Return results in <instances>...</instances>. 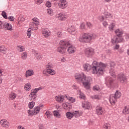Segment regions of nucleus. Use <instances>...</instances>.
Returning a JSON list of instances; mask_svg holds the SVG:
<instances>
[{
    "label": "nucleus",
    "mask_w": 129,
    "mask_h": 129,
    "mask_svg": "<svg viewBox=\"0 0 129 129\" xmlns=\"http://www.w3.org/2000/svg\"><path fill=\"white\" fill-rule=\"evenodd\" d=\"M33 31V29L31 28H29L27 31V36L28 38H31V36L32 35V32Z\"/></svg>",
    "instance_id": "obj_33"
},
{
    "label": "nucleus",
    "mask_w": 129,
    "mask_h": 129,
    "mask_svg": "<svg viewBox=\"0 0 129 129\" xmlns=\"http://www.w3.org/2000/svg\"><path fill=\"white\" fill-rule=\"evenodd\" d=\"M38 129H45V126H44L43 124H40L39 125Z\"/></svg>",
    "instance_id": "obj_60"
},
{
    "label": "nucleus",
    "mask_w": 129,
    "mask_h": 129,
    "mask_svg": "<svg viewBox=\"0 0 129 129\" xmlns=\"http://www.w3.org/2000/svg\"><path fill=\"white\" fill-rule=\"evenodd\" d=\"M34 74H35V73L33 70H28L26 71L24 76L25 78H28V77L33 76Z\"/></svg>",
    "instance_id": "obj_19"
},
{
    "label": "nucleus",
    "mask_w": 129,
    "mask_h": 129,
    "mask_svg": "<svg viewBox=\"0 0 129 129\" xmlns=\"http://www.w3.org/2000/svg\"><path fill=\"white\" fill-rule=\"evenodd\" d=\"M42 35L45 38H49L50 36V32L47 29L42 30Z\"/></svg>",
    "instance_id": "obj_25"
},
{
    "label": "nucleus",
    "mask_w": 129,
    "mask_h": 129,
    "mask_svg": "<svg viewBox=\"0 0 129 129\" xmlns=\"http://www.w3.org/2000/svg\"><path fill=\"white\" fill-rule=\"evenodd\" d=\"M87 25L88 26V28H90V29L91 28H92V27H93L92 24H91V23H90V22H87Z\"/></svg>",
    "instance_id": "obj_57"
},
{
    "label": "nucleus",
    "mask_w": 129,
    "mask_h": 129,
    "mask_svg": "<svg viewBox=\"0 0 129 129\" xmlns=\"http://www.w3.org/2000/svg\"><path fill=\"white\" fill-rule=\"evenodd\" d=\"M125 39L126 40H129V34H125Z\"/></svg>",
    "instance_id": "obj_64"
},
{
    "label": "nucleus",
    "mask_w": 129,
    "mask_h": 129,
    "mask_svg": "<svg viewBox=\"0 0 129 129\" xmlns=\"http://www.w3.org/2000/svg\"><path fill=\"white\" fill-rule=\"evenodd\" d=\"M123 113H124V114H128V113H129V107L128 106L124 107V108L123 110Z\"/></svg>",
    "instance_id": "obj_37"
},
{
    "label": "nucleus",
    "mask_w": 129,
    "mask_h": 129,
    "mask_svg": "<svg viewBox=\"0 0 129 129\" xmlns=\"http://www.w3.org/2000/svg\"><path fill=\"white\" fill-rule=\"evenodd\" d=\"M2 16L4 18V19H8V16H7V13L5 11H3L2 13Z\"/></svg>",
    "instance_id": "obj_50"
},
{
    "label": "nucleus",
    "mask_w": 129,
    "mask_h": 129,
    "mask_svg": "<svg viewBox=\"0 0 129 129\" xmlns=\"http://www.w3.org/2000/svg\"><path fill=\"white\" fill-rule=\"evenodd\" d=\"M104 16L105 18H112V15H111V14L108 12H105Z\"/></svg>",
    "instance_id": "obj_45"
},
{
    "label": "nucleus",
    "mask_w": 129,
    "mask_h": 129,
    "mask_svg": "<svg viewBox=\"0 0 129 129\" xmlns=\"http://www.w3.org/2000/svg\"><path fill=\"white\" fill-rule=\"evenodd\" d=\"M54 66L53 65V63L51 62H49L46 66V69H51V68H53Z\"/></svg>",
    "instance_id": "obj_43"
},
{
    "label": "nucleus",
    "mask_w": 129,
    "mask_h": 129,
    "mask_svg": "<svg viewBox=\"0 0 129 129\" xmlns=\"http://www.w3.org/2000/svg\"><path fill=\"white\" fill-rule=\"evenodd\" d=\"M81 81L83 82V84L87 90L90 89V83L83 73L82 74Z\"/></svg>",
    "instance_id": "obj_8"
},
{
    "label": "nucleus",
    "mask_w": 129,
    "mask_h": 129,
    "mask_svg": "<svg viewBox=\"0 0 129 129\" xmlns=\"http://www.w3.org/2000/svg\"><path fill=\"white\" fill-rule=\"evenodd\" d=\"M81 29H85V24L84 23H82Z\"/></svg>",
    "instance_id": "obj_62"
},
{
    "label": "nucleus",
    "mask_w": 129,
    "mask_h": 129,
    "mask_svg": "<svg viewBox=\"0 0 129 129\" xmlns=\"http://www.w3.org/2000/svg\"><path fill=\"white\" fill-rule=\"evenodd\" d=\"M96 38V35L89 33H84L81 38L82 43H90L92 40Z\"/></svg>",
    "instance_id": "obj_3"
},
{
    "label": "nucleus",
    "mask_w": 129,
    "mask_h": 129,
    "mask_svg": "<svg viewBox=\"0 0 129 129\" xmlns=\"http://www.w3.org/2000/svg\"><path fill=\"white\" fill-rule=\"evenodd\" d=\"M75 79H76V81L80 83V81H81V74L79 73L75 74Z\"/></svg>",
    "instance_id": "obj_27"
},
{
    "label": "nucleus",
    "mask_w": 129,
    "mask_h": 129,
    "mask_svg": "<svg viewBox=\"0 0 129 129\" xmlns=\"http://www.w3.org/2000/svg\"><path fill=\"white\" fill-rule=\"evenodd\" d=\"M58 6L59 9H66L68 4L66 0H59Z\"/></svg>",
    "instance_id": "obj_13"
},
{
    "label": "nucleus",
    "mask_w": 129,
    "mask_h": 129,
    "mask_svg": "<svg viewBox=\"0 0 129 129\" xmlns=\"http://www.w3.org/2000/svg\"><path fill=\"white\" fill-rule=\"evenodd\" d=\"M94 90H96L97 91H98V87L95 86L93 87Z\"/></svg>",
    "instance_id": "obj_63"
},
{
    "label": "nucleus",
    "mask_w": 129,
    "mask_h": 129,
    "mask_svg": "<svg viewBox=\"0 0 129 129\" xmlns=\"http://www.w3.org/2000/svg\"><path fill=\"white\" fill-rule=\"evenodd\" d=\"M75 51H76V48L74 46H69L68 48L67 51L69 54H74L75 53Z\"/></svg>",
    "instance_id": "obj_21"
},
{
    "label": "nucleus",
    "mask_w": 129,
    "mask_h": 129,
    "mask_svg": "<svg viewBox=\"0 0 129 129\" xmlns=\"http://www.w3.org/2000/svg\"><path fill=\"white\" fill-rule=\"evenodd\" d=\"M61 106L65 110H68L69 111L70 109H72V105H71V103L69 101H64L61 104Z\"/></svg>",
    "instance_id": "obj_9"
},
{
    "label": "nucleus",
    "mask_w": 129,
    "mask_h": 129,
    "mask_svg": "<svg viewBox=\"0 0 129 129\" xmlns=\"http://www.w3.org/2000/svg\"><path fill=\"white\" fill-rule=\"evenodd\" d=\"M34 106H35V102L32 101V102H30L28 103V107L29 108H30V109H33Z\"/></svg>",
    "instance_id": "obj_36"
},
{
    "label": "nucleus",
    "mask_w": 129,
    "mask_h": 129,
    "mask_svg": "<svg viewBox=\"0 0 129 129\" xmlns=\"http://www.w3.org/2000/svg\"><path fill=\"white\" fill-rule=\"evenodd\" d=\"M56 18L59 21H65L66 20V16L63 13H60L56 15Z\"/></svg>",
    "instance_id": "obj_18"
},
{
    "label": "nucleus",
    "mask_w": 129,
    "mask_h": 129,
    "mask_svg": "<svg viewBox=\"0 0 129 129\" xmlns=\"http://www.w3.org/2000/svg\"><path fill=\"white\" fill-rule=\"evenodd\" d=\"M96 110L98 115H102L103 114V108L102 107L97 106Z\"/></svg>",
    "instance_id": "obj_23"
},
{
    "label": "nucleus",
    "mask_w": 129,
    "mask_h": 129,
    "mask_svg": "<svg viewBox=\"0 0 129 129\" xmlns=\"http://www.w3.org/2000/svg\"><path fill=\"white\" fill-rule=\"evenodd\" d=\"M4 28L7 31H13V26L9 23L6 22L4 23Z\"/></svg>",
    "instance_id": "obj_22"
},
{
    "label": "nucleus",
    "mask_w": 129,
    "mask_h": 129,
    "mask_svg": "<svg viewBox=\"0 0 129 129\" xmlns=\"http://www.w3.org/2000/svg\"><path fill=\"white\" fill-rule=\"evenodd\" d=\"M59 48L57 49V52L60 54H65L67 48L70 46V43L68 41H60L59 43Z\"/></svg>",
    "instance_id": "obj_4"
},
{
    "label": "nucleus",
    "mask_w": 129,
    "mask_h": 129,
    "mask_svg": "<svg viewBox=\"0 0 129 129\" xmlns=\"http://www.w3.org/2000/svg\"><path fill=\"white\" fill-rule=\"evenodd\" d=\"M20 22H25V17H20L18 19V24L20 25Z\"/></svg>",
    "instance_id": "obj_47"
},
{
    "label": "nucleus",
    "mask_w": 129,
    "mask_h": 129,
    "mask_svg": "<svg viewBox=\"0 0 129 129\" xmlns=\"http://www.w3.org/2000/svg\"><path fill=\"white\" fill-rule=\"evenodd\" d=\"M99 21L100 22H103L102 24L105 28H106V27L108 26V23H107V22L105 21V18H104V17L103 16L100 17Z\"/></svg>",
    "instance_id": "obj_24"
},
{
    "label": "nucleus",
    "mask_w": 129,
    "mask_h": 129,
    "mask_svg": "<svg viewBox=\"0 0 129 129\" xmlns=\"http://www.w3.org/2000/svg\"><path fill=\"white\" fill-rule=\"evenodd\" d=\"M35 57L38 59V60H40V59H42V55L38 52L35 53Z\"/></svg>",
    "instance_id": "obj_44"
},
{
    "label": "nucleus",
    "mask_w": 129,
    "mask_h": 129,
    "mask_svg": "<svg viewBox=\"0 0 129 129\" xmlns=\"http://www.w3.org/2000/svg\"><path fill=\"white\" fill-rule=\"evenodd\" d=\"M0 124L4 128H9L10 127V122L6 119H2L0 121Z\"/></svg>",
    "instance_id": "obj_14"
},
{
    "label": "nucleus",
    "mask_w": 129,
    "mask_h": 129,
    "mask_svg": "<svg viewBox=\"0 0 129 129\" xmlns=\"http://www.w3.org/2000/svg\"><path fill=\"white\" fill-rule=\"evenodd\" d=\"M68 31L70 34L71 35H76L77 34L76 32V29L75 28V27L72 26H70L68 29Z\"/></svg>",
    "instance_id": "obj_20"
},
{
    "label": "nucleus",
    "mask_w": 129,
    "mask_h": 129,
    "mask_svg": "<svg viewBox=\"0 0 129 129\" xmlns=\"http://www.w3.org/2000/svg\"><path fill=\"white\" fill-rule=\"evenodd\" d=\"M43 73L45 76H48V74L50 75H55L56 74V71L51 69H45L43 71Z\"/></svg>",
    "instance_id": "obj_10"
},
{
    "label": "nucleus",
    "mask_w": 129,
    "mask_h": 129,
    "mask_svg": "<svg viewBox=\"0 0 129 129\" xmlns=\"http://www.w3.org/2000/svg\"><path fill=\"white\" fill-rule=\"evenodd\" d=\"M103 128L105 129H109L110 128V124H109L108 123H107L103 125Z\"/></svg>",
    "instance_id": "obj_48"
},
{
    "label": "nucleus",
    "mask_w": 129,
    "mask_h": 129,
    "mask_svg": "<svg viewBox=\"0 0 129 129\" xmlns=\"http://www.w3.org/2000/svg\"><path fill=\"white\" fill-rule=\"evenodd\" d=\"M93 67L92 72L93 74H97L98 76L100 75H102L104 71V68L106 67V64L103 63L102 62H98L96 61H94L92 63Z\"/></svg>",
    "instance_id": "obj_1"
},
{
    "label": "nucleus",
    "mask_w": 129,
    "mask_h": 129,
    "mask_svg": "<svg viewBox=\"0 0 129 129\" xmlns=\"http://www.w3.org/2000/svg\"><path fill=\"white\" fill-rule=\"evenodd\" d=\"M45 5L47 8H51L52 7V4L49 1L47 2Z\"/></svg>",
    "instance_id": "obj_53"
},
{
    "label": "nucleus",
    "mask_w": 129,
    "mask_h": 129,
    "mask_svg": "<svg viewBox=\"0 0 129 129\" xmlns=\"http://www.w3.org/2000/svg\"><path fill=\"white\" fill-rule=\"evenodd\" d=\"M2 53H3V54H6L7 53V48H6L4 46V48L2 49V50L0 51Z\"/></svg>",
    "instance_id": "obj_55"
},
{
    "label": "nucleus",
    "mask_w": 129,
    "mask_h": 129,
    "mask_svg": "<svg viewBox=\"0 0 129 129\" xmlns=\"http://www.w3.org/2000/svg\"><path fill=\"white\" fill-rule=\"evenodd\" d=\"M82 106L84 109H91V108L92 107L90 102L87 101L83 102Z\"/></svg>",
    "instance_id": "obj_16"
},
{
    "label": "nucleus",
    "mask_w": 129,
    "mask_h": 129,
    "mask_svg": "<svg viewBox=\"0 0 129 129\" xmlns=\"http://www.w3.org/2000/svg\"><path fill=\"white\" fill-rule=\"evenodd\" d=\"M45 87L43 86L39 87L38 88H35L34 89H32L31 90V92L30 93L29 96V99L30 100H35L36 98H37V93L38 91L39 90H42L44 89Z\"/></svg>",
    "instance_id": "obj_6"
},
{
    "label": "nucleus",
    "mask_w": 129,
    "mask_h": 129,
    "mask_svg": "<svg viewBox=\"0 0 129 129\" xmlns=\"http://www.w3.org/2000/svg\"><path fill=\"white\" fill-rule=\"evenodd\" d=\"M114 27H115V24L112 23L109 26V30H110V31H113V28Z\"/></svg>",
    "instance_id": "obj_46"
},
{
    "label": "nucleus",
    "mask_w": 129,
    "mask_h": 129,
    "mask_svg": "<svg viewBox=\"0 0 129 129\" xmlns=\"http://www.w3.org/2000/svg\"><path fill=\"white\" fill-rule=\"evenodd\" d=\"M93 99H100V97L98 95H96L95 96H92Z\"/></svg>",
    "instance_id": "obj_51"
},
{
    "label": "nucleus",
    "mask_w": 129,
    "mask_h": 129,
    "mask_svg": "<svg viewBox=\"0 0 129 129\" xmlns=\"http://www.w3.org/2000/svg\"><path fill=\"white\" fill-rule=\"evenodd\" d=\"M81 99L84 100L86 99V96L84 93L81 94Z\"/></svg>",
    "instance_id": "obj_58"
},
{
    "label": "nucleus",
    "mask_w": 129,
    "mask_h": 129,
    "mask_svg": "<svg viewBox=\"0 0 129 129\" xmlns=\"http://www.w3.org/2000/svg\"><path fill=\"white\" fill-rule=\"evenodd\" d=\"M8 19L10 22H14V21H15V17H14V16H10Z\"/></svg>",
    "instance_id": "obj_54"
},
{
    "label": "nucleus",
    "mask_w": 129,
    "mask_h": 129,
    "mask_svg": "<svg viewBox=\"0 0 129 129\" xmlns=\"http://www.w3.org/2000/svg\"><path fill=\"white\" fill-rule=\"evenodd\" d=\"M28 57V53L27 52H22L21 54V58L22 60H26Z\"/></svg>",
    "instance_id": "obj_32"
},
{
    "label": "nucleus",
    "mask_w": 129,
    "mask_h": 129,
    "mask_svg": "<svg viewBox=\"0 0 129 129\" xmlns=\"http://www.w3.org/2000/svg\"><path fill=\"white\" fill-rule=\"evenodd\" d=\"M66 116L69 119H71L73 117V114L71 112H67L66 113Z\"/></svg>",
    "instance_id": "obj_38"
},
{
    "label": "nucleus",
    "mask_w": 129,
    "mask_h": 129,
    "mask_svg": "<svg viewBox=\"0 0 129 129\" xmlns=\"http://www.w3.org/2000/svg\"><path fill=\"white\" fill-rule=\"evenodd\" d=\"M64 96L61 95H58L55 97V100L58 103H63L64 102V100H65V99H64Z\"/></svg>",
    "instance_id": "obj_17"
},
{
    "label": "nucleus",
    "mask_w": 129,
    "mask_h": 129,
    "mask_svg": "<svg viewBox=\"0 0 129 129\" xmlns=\"http://www.w3.org/2000/svg\"><path fill=\"white\" fill-rule=\"evenodd\" d=\"M114 66H115V64L113 62H111L110 63V70L109 71V73L111 76H113V77H115V72H114Z\"/></svg>",
    "instance_id": "obj_15"
},
{
    "label": "nucleus",
    "mask_w": 129,
    "mask_h": 129,
    "mask_svg": "<svg viewBox=\"0 0 129 129\" xmlns=\"http://www.w3.org/2000/svg\"><path fill=\"white\" fill-rule=\"evenodd\" d=\"M115 34L116 35L113 37V38L111 39V43L112 44H117L118 43H122L123 41V38L122 37V35H123V30L117 29L115 31Z\"/></svg>",
    "instance_id": "obj_2"
},
{
    "label": "nucleus",
    "mask_w": 129,
    "mask_h": 129,
    "mask_svg": "<svg viewBox=\"0 0 129 129\" xmlns=\"http://www.w3.org/2000/svg\"><path fill=\"white\" fill-rule=\"evenodd\" d=\"M121 96V94L118 91H116L114 95H110L109 99L110 103H113V104H115V102H116V99L117 98H119Z\"/></svg>",
    "instance_id": "obj_7"
},
{
    "label": "nucleus",
    "mask_w": 129,
    "mask_h": 129,
    "mask_svg": "<svg viewBox=\"0 0 129 129\" xmlns=\"http://www.w3.org/2000/svg\"><path fill=\"white\" fill-rule=\"evenodd\" d=\"M56 35L58 37H62V32H58L56 33Z\"/></svg>",
    "instance_id": "obj_59"
},
{
    "label": "nucleus",
    "mask_w": 129,
    "mask_h": 129,
    "mask_svg": "<svg viewBox=\"0 0 129 129\" xmlns=\"http://www.w3.org/2000/svg\"><path fill=\"white\" fill-rule=\"evenodd\" d=\"M83 68L86 71H89L91 69V66L88 63H86L83 66Z\"/></svg>",
    "instance_id": "obj_31"
},
{
    "label": "nucleus",
    "mask_w": 129,
    "mask_h": 129,
    "mask_svg": "<svg viewBox=\"0 0 129 129\" xmlns=\"http://www.w3.org/2000/svg\"><path fill=\"white\" fill-rule=\"evenodd\" d=\"M16 97H17V95L14 93H11L9 94V98L11 99V100L15 99Z\"/></svg>",
    "instance_id": "obj_34"
},
{
    "label": "nucleus",
    "mask_w": 129,
    "mask_h": 129,
    "mask_svg": "<svg viewBox=\"0 0 129 129\" xmlns=\"http://www.w3.org/2000/svg\"><path fill=\"white\" fill-rule=\"evenodd\" d=\"M85 53L87 57H91L94 54V49L92 48H88L85 49Z\"/></svg>",
    "instance_id": "obj_11"
},
{
    "label": "nucleus",
    "mask_w": 129,
    "mask_h": 129,
    "mask_svg": "<svg viewBox=\"0 0 129 129\" xmlns=\"http://www.w3.org/2000/svg\"><path fill=\"white\" fill-rule=\"evenodd\" d=\"M32 23L33 25H35V26H39V25H40V20L37 17H34L32 19Z\"/></svg>",
    "instance_id": "obj_26"
},
{
    "label": "nucleus",
    "mask_w": 129,
    "mask_h": 129,
    "mask_svg": "<svg viewBox=\"0 0 129 129\" xmlns=\"http://www.w3.org/2000/svg\"><path fill=\"white\" fill-rule=\"evenodd\" d=\"M44 0H35L36 5H41Z\"/></svg>",
    "instance_id": "obj_52"
},
{
    "label": "nucleus",
    "mask_w": 129,
    "mask_h": 129,
    "mask_svg": "<svg viewBox=\"0 0 129 129\" xmlns=\"http://www.w3.org/2000/svg\"><path fill=\"white\" fill-rule=\"evenodd\" d=\"M17 129H26V128H25V127L22 126V125H19L17 127Z\"/></svg>",
    "instance_id": "obj_61"
},
{
    "label": "nucleus",
    "mask_w": 129,
    "mask_h": 129,
    "mask_svg": "<svg viewBox=\"0 0 129 129\" xmlns=\"http://www.w3.org/2000/svg\"><path fill=\"white\" fill-rule=\"evenodd\" d=\"M73 116H76V117H78V116H80V113L78 111H74L72 112Z\"/></svg>",
    "instance_id": "obj_41"
},
{
    "label": "nucleus",
    "mask_w": 129,
    "mask_h": 129,
    "mask_svg": "<svg viewBox=\"0 0 129 129\" xmlns=\"http://www.w3.org/2000/svg\"><path fill=\"white\" fill-rule=\"evenodd\" d=\"M47 13L48 15H49V16H53V15H54V11H53V10L51 9H47Z\"/></svg>",
    "instance_id": "obj_42"
},
{
    "label": "nucleus",
    "mask_w": 129,
    "mask_h": 129,
    "mask_svg": "<svg viewBox=\"0 0 129 129\" xmlns=\"http://www.w3.org/2000/svg\"><path fill=\"white\" fill-rule=\"evenodd\" d=\"M44 108V105L40 104L37 106L35 107L33 110H28L27 113L29 116H34L40 113V110Z\"/></svg>",
    "instance_id": "obj_5"
},
{
    "label": "nucleus",
    "mask_w": 129,
    "mask_h": 129,
    "mask_svg": "<svg viewBox=\"0 0 129 129\" xmlns=\"http://www.w3.org/2000/svg\"><path fill=\"white\" fill-rule=\"evenodd\" d=\"M64 97L66 98H67V99H68V100L69 101H70V102H71V103H74V102H75V101L76 100L75 98H73V97H70V96H67V95H66L64 96Z\"/></svg>",
    "instance_id": "obj_28"
},
{
    "label": "nucleus",
    "mask_w": 129,
    "mask_h": 129,
    "mask_svg": "<svg viewBox=\"0 0 129 129\" xmlns=\"http://www.w3.org/2000/svg\"><path fill=\"white\" fill-rule=\"evenodd\" d=\"M114 50H118L119 49V45L116 44L113 47Z\"/></svg>",
    "instance_id": "obj_56"
},
{
    "label": "nucleus",
    "mask_w": 129,
    "mask_h": 129,
    "mask_svg": "<svg viewBox=\"0 0 129 129\" xmlns=\"http://www.w3.org/2000/svg\"><path fill=\"white\" fill-rule=\"evenodd\" d=\"M118 80L120 83H125L127 81L126 76L123 74H119L118 75Z\"/></svg>",
    "instance_id": "obj_12"
},
{
    "label": "nucleus",
    "mask_w": 129,
    "mask_h": 129,
    "mask_svg": "<svg viewBox=\"0 0 129 129\" xmlns=\"http://www.w3.org/2000/svg\"><path fill=\"white\" fill-rule=\"evenodd\" d=\"M53 114L56 118H61V114H60L59 111L54 110L53 112Z\"/></svg>",
    "instance_id": "obj_30"
},
{
    "label": "nucleus",
    "mask_w": 129,
    "mask_h": 129,
    "mask_svg": "<svg viewBox=\"0 0 129 129\" xmlns=\"http://www.w3.org/2000/svg\"><path fill=\"white\" fill-rule=\"evenodd\" d=\"M114 82V80H113L111 78L109 79L108 80V84H109V87H111L112 85H113V83Z\"/></svg>",
    "instance_id": "obj_39"
},
{
    "label": "nucleus",
    "mask_w": 129,
    "mask_h": 129,
    "mask_svg": "<svg viewBox=\"0 0 129 129\" xmlns=\"http://www.w3.org/2000/svg\"><path fill=\"white\" fill-rule=\"evenodd\" d=\"M5 27V23L3 21H0V30H3Z\"/></svg>",
    "instance_id": "obj_49"
},
{
    "label": "nucleus",
    "mask_w": 129,
    "mask_h": 129,
    "mask_svg": "<svg viewBox=\"0 0 129 129\" xmlns=\"http://www.w3.org/2000/svg\"><path fill=\"white\" fill-rule=\"evenodd\" d=\"M32 85L30 83H27L24 85V89L26 91H30V90L31 89Z\"/></svg>",
    "instance_id": "obj_29"
},
{
    "label": "nucleus",
    "mask_w": 129,
    "mask_h": 129,
    "mask_svg": "<svg viewBox=\"0 0 129 129\" xmlns=\"http://www.w3.org/2000/svg\"><path fill=\"white\" fill-rule=\"evenodd\" d=\"M17 51L18 52H24L25 51V47L23 46L18 45L17 46Z\"/></svg>",
    "instance_id": "obj_35"
},
{
    "label": "nucleus",
    "mask_w": 129,
    "mask_h": 129,
    "mask_svg": "<svg viewBox=\"0 0 129 129\" xmlns=\"http://www.w3.org/2000/svg\"><path fill=\"white\" fill-rule=\"evenodd\" d=\"M51 115H52V114L49 110L46 111V112L45 113V116L46 118H49V117H51Z\"/></svg>",
    "instance_id": "obj_40"
}]
</instances>
